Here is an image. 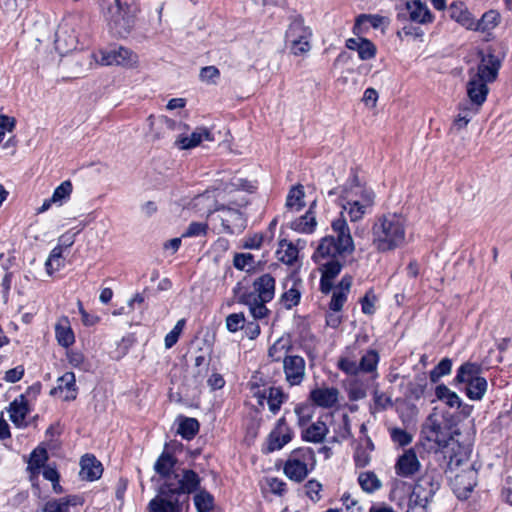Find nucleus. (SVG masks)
<instances>
[{"instance_id": "nucleus-1", "label": "nucleus", "mask_w": 512, "mask_h": 512, "mask_svg": "<svg viewBox=\"0 0 512 512\" xmlns=\"http://www.w3.org/2000/svg\"><path fill=\"white\" fill-rule=\"evenodd\" d=\"M337 193H339L338 201L341 207L338 218H345L344 215L346 214L351 222H358L371 212L375 194L372 189L361 184L356 179L342 186L339 192L329 191V195Z\"/></svg>"}, {"instance_id": "nucleus-2", "label": "nucleus", "mask_w": 512, "mask_h": 512, "mask_svg": "<svg viewBox=\"0 0 512 512\" xmlns=\"http://www.w3.org/2000/svg\"><path fill=\"white\" fill-rule=\"evenodd\" d=\"M480 62L468 71L467 95L470 101L480 107L489 93L488 84L495 81L500 69V60L489 50L478 53Z\"/></svg>"}, {"instance_id": "nucleus-3", "label": "nucleus", "mask_w": 512, "mask_h": 512, "mask_svg": "<svg viewBox=\"0 0 512 512\" xmlns=\"http://www.w3.org/2000/svg\"><path fill=\"white\" fill-rule=\"evenodd\" d=\"M405 241L406 222L401 215L388 213L376 219L372 226V244L379 252L395 250Z\"/></svg>"}, {"instance_id": "nucleus-4", "label": "nucleus", "mask_w": 512, "mask_h": 512, "mask_svg": "<svg viewBox=\"0 0 512 512\" xmlns=\"http://www.w3.org/2000/svg\"><path fill=\"white\" fill-rule=\"evenodd\" d=\"M331 228L337 239L326 236L321 240L312 257L316 263L337 259L342 254L351 253L354 250V242L345 218L334 219Z\"/></svg>"}, {"instance_id": "nucleus-5", "label": "nucleus", "mask_w": 512, "mask_h": 512, "mask_svg": "<svg viewBox=\"0 0 512 512\" xmlns=\"http://www.w3.org/2000/svg\"><path fill=\"white\" fill-rule=\"evenodd\" d=\"M316 457L313 449L300 447L290 452L283 471L286 477L295 482L303 481L315 468Z\"/></svg>"}, {"instance_id": "nucleus-6", "label": "nucleus", "mask_w": 512, "mask_h": 512, "mask_svg": "<svg viewBox=\"0 0 512 512\" xmlns=\"http://www.w3.org/2000/svg\"><path fill=\"white\" fill-rule=\"evenodd\" d=\"M312 30L302 17L294 18L285 31V47L294 56H302L311 50Z\"/></svg>"}, {"instance_id": "nucleus-7", "label": "nucleus", "mask_w": 512, "mask_h": 512, "mask_svg": "<svg viewBox=\"0 0 512 512\" xmlns=\"http://www.w3.org/2000/svg\"><path fill=\"white\" fill-rule=\"evenodd\" d=\"M357 355L353 350L347 351L338 360V368L348 375H358L362 373H376L379 363V354L374 349H368L362 354L359 363L357 362Z\"/></svg>"}, {"instance_id": "nucleus-8", "label": "nucleus", "mask_w": 512, "mask_h": 512, "mask_svg": "<svg viewBox=\"0 0 512 512\" xmlns=\"http://www.w3.org/2000/svg\"><path fill=\"white\" fill-rule=\"evenodd\" d=\"M96 61L104 66H122L134 68L138 65V55L131 49L123 46H110L100 49L95 54Z\"/></svg>"}, {"instance_id": "nucleus-9", "label": "nucleus", "mask_w": 512, "mask_h": 512, "mask_svg": "<svg viewBox=\"0 0 512 512\" xmlns=\"http://www.w3.org/2000/svg\"><path fill=\"white\" fill-rule=\"evenodd\" d=\"M351 285L352 277L345 275L342 277L340 283L334 287L332 298L329 304V308L332 312L329 313L326 317V323L328 326L337 328L340 325L341 317L338 313L341 311L344 303L347 300Z\"/></svg>"}, {"instance_id": "nucleus-10", "label": "nucleus", "mask_w": 512, "mask_h": 512, "mask_svg": "<svg viewBox=\"0 0 512 512\" xmlns=\"http://www.w3.org/2000/svg\"><path fill=\"white\" fill-rule=\"evenodd\" d=\"M293 436V430L287 424L286 419L281 417L277 420L275 426L267 436L266 446L263 451L272 453L281 450L293 439Z\"/></svg>"}, {"instance_id": "nucleus-11", "label": "nucleus", "mask_w": 512, "mask_h": 512, "mask_svg": "<svg viewBox=\"0 0 512 512\" xmlns=\"http://www.w3.org/2000/svg\"><path fill=\"white\" fill-rule=\"evenodd\" d=\"M165 490H169L179 497L181 494H190L197 490L200 485V477L193 470H182L172 477L167 484H163Z\"/></svg>"}, {"instance_id": "nucleus-12", "label": "nucleus", "mask_w": 512, "mask_h": 512, "mask_svg": "<svg viewBox=\"0 0 512 512\" xmlns=\"http://www.w3.org/2000/svg\"><path fill=\"white\" fill-rule=\"evenodd\" d=\"M147 121L149 122L153 140L168 138L172 133L177 132L179 134V132L187 130L186 124L175 121L166 116H160L156 119L150 115Z\"/></svg>"}, {"instance_id": "nucleus-13", "label": "nucleus", "mask_w": 512, "mask_h": 512, "mask_svg": "<svg viewBox=\"0 0 512 512\" xmlns=\"http://www.w3.org/2000/svg\"><path fill=\"white\" fill-rule=\"evenodd\" d=\"M251 392L260 406H264L266 401L269 410L273 414L278 413L282 404L287 400V395L280 387L260 388L259 386H253Z\"/></svg>"}, {"instance_id": "nucleus-14", "label": "nucleus", "mask_w": 512, "mask_h": 512, "mask_svg": "<svg viewBox=\"0 0 512 512\" xmlns=\"http://www.w3.org/2000/svg\"><path fill=\"white\" fill-rule=\"evenodd\" d=\"M285 381L289 386H299L306 378V361L303 357L292 355L283 362Z\"/></svg>"}, {"instance_id": "nucleus-15", "label": "nucleus", "mask_w": 512, "mask_h": 512, "mask_svg": "<svg viewBox=\"0 0 512 512\" xmlns=\"http://www.w3.org/2000/svg\"><path fill=\"white\" fill-rule=\"evenodd\" d=\"M220 212L219 217L224 232L228 234H239L246 227V219L238 208H230L222 205L216 208Z\"/></svg>"}, {"instance_id": "nucleus-16", "label": "nucleus", "mask_w": 512, "mask_h": 512, "mask_svg": "<svg viewBox=\"0 0 512 512\" xmlns=\"http://www.w3.org/2000/svg\"><path fill=\"white\" fill-rule=\"evenodd\" d=\"M477 484V471L471 466L455 475L451 486L459 499H467Z\"/></svg>"}, {"instance_id": "nucleus-17", "label": "nucleus", "mask_w": 512, "mask_h": 512, "mask_svg": "<svg viewBox=\"0 0 512 512\" xmlns=\"http://www.w3.org/2000/svg\"><path fill=\"white\" fill-rule=\"evenodd\" d=\"M150 512H181L179 497L162 485L158 495L148 505Z\"/></svg>"}, {"instance_id": "nucleus-18", "label": "nucleus", "mask_w": 512, "mask_h": 512, "mask_svg": "<svg viewBox=\"0 0 512 512\" xmlns=\"http://www.w3.org/2000/svg\"><path fill=\"white\" fill-rule=\"evenodd\" d=\"M438 485L433 483L432 479H422L413 488L409 502L415 506L425 508L432 500Z\"/></svg>"}, {"instance_id": "nucleus-19", "label": "nucleus", "mask_w": 512, "mask_h": 512, "mask_svg": "<svg viewBox=\"0 0 512 512\" xmlns=\"http://www.w3.org/2000/svg\"><path fill=\"white\" fill-rule=\"evenodd\" d=\"M185 131L179 132L175 139V145L181 150L194 148L205 140L214 141L211 131L205 127L196 128L190 135H185Z\"/></svg>"}, {"instance_id": "nucleus-20", "label": "nucleus", "mask_w": 512, "mask_h": 512, "mask_svg": "<svg viewBox=\"0 0 512 512\" xmlns=\"http://www.w3.org/2000/svg\"><path fill=\"white\" fill-rule=\"evenodd\" d=\"M116 13L112 19V29L120 35L128 34L133 25V15L130 13V7L127 3H122V0H115Z\"/></svg>"}, {"instance_id": "nucleus-21", "label": "nucleus", "mask_w": 512, "mask_h": 512, "mask_svg": "<svg viewBox=\"0 0 512 512\" xmlns=\"http://www.w3.org/2000/svg\"><path fill=\"white\" fill-rule=\"evenodd\" d=\"M252 288L248 295H255L262 302H270L275 295V279L270 274H262L254 280Z\"/></svg>"}, {"instance_id": "nucleus-22", "label": "nucleus", "mask_w": 512, "mask_h": 512, "mask_svg": "<svg viewBox=\"0 0 512 512\" xmlns=\"http://www.w3.org/2000/svg\"><path fill=\"white\" fill-rule=\"evenodd\" d=\"M429 420L430 423L426 427L427 439L435 442L439 448L448 447L453 440L451 429L432 418Z\"/></svg>"}, {"instance_id": "nucleus-23", "label": "nucleus", "mask_w": 512, "mask_h": 512, "mask_svg": "<svg viewBox=\"0 0 512 512\" xmlns=\"http://www.w3.org/2000/svg\"><path fill=\"white\" fill-rule=\"evenodd\" d=\"M51 394L59 396L65 401L74 400L77 395L76 379L73 372H66L57 380V385L51 390Z\"/></svg>"}, {"instance_id": "nucleus-24", "label": "nucleus", "mask_w": 512, "mask_h": 512, "mask_svg": "<svg viewBox=\"0 0 512 512\" xmlns=\"http://www.w3.org/2000/svg\"><path fill=\"white\" fill-rule=\"evenodd\" d=\"M405 11L408 19L418 24L431 23L434 18L428 6L420 0L407 1Z\"/></svg>"}, {"instance_id": "nucleus-25", "label": "nucleus", "mask_w": 512, "mask_h": 512, "mask_svg": "<svg viewBox=\"0 0 512 512\" xmlns=\"http://www.w3.org/2000/svg\"><path fill=\"white\" fill-rule=\"evenodd\" d=\"M321 266L320 289L323 293H329L333 288L332 280L340 273L341 263L339 259L327 260L318 263Z\"/></svg>"}, {"instance_id": "nucleus-26", "label": "nucleus", "mask_w": 512, "mask_h": 512, "mask_svg": "<svg viewBox=\"0 0 512 512\" xmlns=\"http://www.w3.org/2000/svg\"><path fill=\"white\" fill-rule=\"evenodd\" d=\"M420 469V462L416 453L409 449L405 451L397 460L395 465L396 474L401 477H410L418 472Z\"/></svg>"}, {"instance_id": "nucleus-27", "label": "nucleus", "mask_w": 512, "mask_h": 512, "mask_svg": "<svg viewBox=\"0 0 512 512\" xmlns=\"http://www.w3.org/2000/svg\"><path fill=\"white\" fill-rule=\"evenodd\" d=\"M339 390L335 387L315 388L310 392L311 401L319 407L331 408L338 402Z\"/></svg>"}, {"instance_id": "nucleus-28", "label": "nucleus", "mask_w": 512, "mask_h": 512, "mask_svg": "<svg viewBox=\"0 0 512 512\" xmlns=\"http://www.w3.org/2000/svg\"><path fill=\"white\" fill-rule=\"evenodd\" d=\"M79 475L83 480L94 481L101 477L102 464L92 455H85L80 461Z\"/></svg>"}, {"instance_id": "nucleus-29", "label": "nucleus", "mask_w": 512, "mask_h": 512, "mask_svg": "<svg viewBox=\"0 0 512 512\" xmlns=\"http://www.w3.org/2000/svg\"><path fill=\"white\" fill-rule=\"evenodd\" d=\"M449 16L468 30L474 28V17L463 2L456 1L449 6Z\"/></svg>"}, {"instance_id": "nucleus-30", "label": "nucleus", "mask_w": 512, "mask_h": 512, "mask_svg": "<svg viewBox=\"0 0 512 512\" xmlns=\"http://www.w3.org/2000/svg\"><path fill=\"white\" fill-rule=\"evenodd\" d=\"M176 459L169 453L163 452L154 464V469L157 474L164 480L163 484H167L172 477H176L177 473L174 471Z\"/></svg>"}, {"instance_id": "nucleus-31", "label": "nucleus", "mask_w": 512, "mask_h": 512, "mask_svg": "<svg viewBox=\"0 0 512 512\" xmlns=\"http://www.w3.org/2000/svg\"><path fill=\"white\" fill-rule=\"evenodd\" d=\"M346 47L350 50L357 51L361 60L372 59L376 54L375 45L366 38H349L346 41Z\"/></svg>"}, {"instance_id": "nucleus-32", "label": "nucleus", "mask_w": 512, "mask_h": 512, "mask_svg": "<svg viewBox=\"0 0 512 512\" xmlns=\"http://www.w3.org/2000/svg\"><path fill=\"white\" fill-rule=\"evenodd\" d=\"M55 337L58 344L64 348H68L74 344L75 335L67 317H61L57 321L55 325Z\"/></svg>"}, {"instance_id": "nucleus-33", "label": "nucleus", "mask_w": 512, "mask_h": 512, "mask_svg": "<svg viewBox=\"0 0 512 512\" xmlns=\"http://www.w3.org/2000/svg\"><path fill=\"white\" fill-rule=\"evenodd\" d=\"M29 413L28 401L20 395L15 398L9 407L10 420L18 427L24 425L25 418Z\"/></svg>"}, {"instance_id": "nucleus-34", "label": "nucleus", "mask_w": 512, "mask_h": 512, "mask_svg": "<svg viewBox=\"0 0 512 512\" xmlns=\"http://www.w3.org/2000/svg\"><path fill=\"white\" fill-rule=\"evenodd\" d=\"M480 377H482L480 365L472 362H466L458 368L456 376L454 378V383L456 385H468L469 383L476 379H479Z\"/></svg>"}, {"instance_id": "nucleus-35", "label": "nucleus", "mask_w": 512, "mask_h": 512, "mask_svg": "<svg viewBox=\"0 0 512 512\" xmlns=\"http://www.w3.org/2000/svg\"><path fill=\"white\" fill-rule=\"evenodd\" d=\"M369 23L371 27L377 29L380 27H386L389 24V19L384 16L377 14H361L356 18L353 33L359 35L364 32L363 25Z\"/></svg>"}, {"instance_id": "nucleus-36", "label": "nucleus", "mask_w": 512, "mask_h": 512, "mask_svg": "<svg viewBox=\"0 0 512 512\" xmlns=\"http://www.w3.org/2000/svg\"><path fill=\"white\" fill-rule=\"evenodd\" d=\"M292 349V344L289 338L281 337L277 339L268 350L269 358L274 362L282 361L285 358L291 357L289 352Z\"/></svg>"}, {"instance_id": "nucleus-37", "label": "nucleus", "mask_w": 512, "mask_h": 512, "mask_svg": "<svg viewBox=\"0 0 512 512\" xmlns=\"http://www.w3.org/2000/svg\"><path fill=\"white\" fill-rule=\"evenodd\" d=\"M501 20V15L496 10H489L485 12L479 20L474 19L473 31H480L482 33H488L495 29Z\"/></svg>"}, {"instance_id": "nucleus-38", "label": "nucleus", "mask_w": 512, "mask_h": 512, "mask_svg": "<svg viewBox=\"0 0 512 512\" xmlns=\"http://www.w3.org/2000/svg\"><path fill=\"white\" fill-rule=\"evenodd\" d=\"M315 202H313L309 208V210L305 213V215L297 218L291 223V228L299 233L310 234L312 233L317 225L316 217L314 212L312 211Z\"/></svg>"}, {"instance_id": "nucleus-39", "label": "nucleus", "mask_w": 512, "mask_h": 512, "mask_svg": "<svg viewBox=\"0 0 512 512\" xmlns=\"http://www.w3.org/2000/svg\"><path fill=\"white\" fill-rule=\"evenodd\" d=\"M328 433V427L323 421H316L302 431V438L307 442L321 443Z\"/></svg>"}, {"instance_id": "nucleus-40", "label": "nucleus", "mask_w": 512, "mask_h": 512, "mask_svg": "<svg viewBox=\"0 0 512 512\" xmlns=\"http://www.w3.org/2000/svg\"><path fill=\"white\" fill-rule=\"evenodd\" d=\"M276 254L279 261L292 265L298 258V249L292 242L283 239L279 242Z\"/></svg>"}, {"instance_id": "nucleus-41", "label": "nucleus", "mask_w": 512, "mask_h": 512, "mask_svg": "<svg viewBox=\"0 0 512 512\" xmlns=\"http://www.w3.org/2000/svg\"><path fill=\"white\" fill-rule=\"evenodd\" d=\"M65 265V258L63 256V247L61 245H57L50 252L46 262H45V270L48 275H53L55 272L62 269Z\"/></svg>"}, {"instance_id": "nucleus-42", "label": "nucleus", "mask_w": 512, "mask_h": 512, "mask_svg": "<svg viewBox=\"0 0 512 512\" xmlns=\"http://www.w3.org/2000/svg\"><path fill=\"white\" fill-rule=\"evenodd\" d=\"M304 187L302 185L293 186L286 198V208L293 212L300 211L304 205Z\"/></svg>"}, {"instance_id": "nucleus-43", "label": "nucleus", "mask_w": 512, "mask_h": 512, "mask_svg": "<svg viewBox=\"0 0 512 512\" xmlns=\"http://www.w3.org/2000/svg\"><path fill=\"white\" fill-rule=\"evenodd\" d=\"M243 303L249 307L250 314L255 320L263 319L269 313V310L265 306L267 302H262L256 298L255 295H244Z\"/></svg>"}, {"instance_id": "nucleus-44", "label": "nucleus", "mask_w": 512, "mask_h": 512, "mask_svg": "<svg viewBox=\"0 0 512 512\" xmlns=\"http://www.w3.org/2000/svg\"><path fill=\"white\" fill-rule=\"evenodd\" d=\"M435 395L438 400L444 402L448 407H460L462 400L458 394L449 389L444 384H439L435 388Z\"/></svg>"}, {"instance_id": "nucleus-45", "label": "nucleus", "mask_w": 512, "mask_h": 512, "mask_svg": "<svg viewBox=\"0 0 512 512\" xmlns=\"http://www.w3.org/2000/svg\"><path fill=\"white\" fill-rule=\"evenodd\" d=\"M216 189L220 192L231 194L240 190L252 192L255 189V186L247 180L239 177H233L229 182L224 183L222 186H218Z\"/></svg>"}, {"instance_id": "nucleus-46", "label": "nucleus", "mask_w": 512, "mask_h": 512, "mask_svg": "<svg viewBox=\"0 0 512 512\" xmlns=\"http://www.w3.org/2000/svg\"><path fill=\"white\" fill-rule=\"evenodd\" d=\"M487 381L484 377H480L466 385V395L470 400L480 401L486 394Z\"/></svg>"}, {"instance_id": "nucleus-47", "label": "nucleus", "mask_w": 512, "mask_h": 512, "mask_svg": "<svg viewBox=\"0 0 512 512\" xmlns=\"http://www.w3.org/2000/svg\"><path fill=\"white\" fill-rule=\"evenodd\" d=\"M358 483L363 491L373 493L381 488V481L374 472H362L358 476Z\"/></svg>"}, {"instance_id": "nucleus-48", "label": "nucleus", "mask_w": 512, "mask_h": 512, "mask_svg": "<svg viewBox=\"0 0 512 512\" xmlns=\"http://www.w3.org/2000/svg\"><path fill=\"white\" fill-rule=\"evenodd\" d=\"M72 191L73 185L71 181L65 180L54 189L51 196V201L54 202V205L62 206L66 201L70 199Z\"/></svg>"}, {"instance_id": "nucleus-49", "label": "nucleus", "mask_w": 512, "mask_h": 512, "mask_svg": "<svg viewBox=\"0 0 512 512\" xmlns=\"http://www.w3.org/2000/svg\"><path fill=\"white\" fill-rule=\"evenodd\" d=\"M47 460V451L44 448H37L31 453L28 462V469L32 472V474H38L40 469L44 467V464Z\"/></svg>"}, {"instance_id": "nucleus-50", "label": "nucleus", "mask_w": 512, "mask_h": 512, "mask_svg": "<svg viewBox=\"0 0 512 512\" xmlns=\"http://www.w3.org/2000/svg\"><path fill=\"white\" fill-rule=\"evenodd\" d=\"M199 431V423L194 418H184L180 421L177 432L185 439H192Z\"/></svg>"}, {"instance_id": "nucleus-51", "label": "nucleus", "mask_w": 512, "mask_h": 512, "mask_svg": "<svg viewBox=\"0 0 512 512\" xmlns=\"http://www.w3.org/2000/svg\"><path fill=\"white\" fill-rule=\"evenodd\" d=\"M427 381L424 376H417L408 385V397L413 400H419L425 394Z\"/></svg>"}, {"instance_id": "nucleus-52", "label": "nucleus", "mask_w": 512, "mask_h": 512, "mask_svg": "<svg viewBox=\"0 0 512 512\" xmlns=\"http://www.w3.org/2000/svg\"><path fill=\"white\" fill-rule=\"evenodd\" d=\"M213 500V496L207 491H198L194 496L197 512H209L213 508Z\"/></svg>"}, {"instance_id": "nucleus-53", "label": "nucleus", "mask_w": 512, "mask_h": 512, "mask_svg": "<svg viewBox=\"0 0 512 512\" xmlns=\"http://www.w3.org/2000/svg\"><path fill=\"white\" fill-rule=\"evenodd\" d=\"M452 369V361L449 358H443L437 366L430 371V380L437 383L443 376L449 375Z\"/></svg>"}, {"instance_id": "nucleus-54", "label": "nucleus", "mask_w": 512, "mask_h": 512, "mask_svg": "<svg viewBox=\"0 0 512 512\" xmlns=\"http://www.w3.org/2000/svg\"><path fill=\"white\" fill-rule=\"evenodd\" d=\"M300 295V291L294 283L291 288L282 294L281 302L287 309H291L299 303Z\"/></svg>"}, {"instance_id": "nucleus-55", "label": "nucleus", "mask_w": 512, "mask_h": 512, "mask_svg": "<svg viewBox=\"0 0 512 512\" xmlns=\"http://www.w3.org/2000/svg\"><path fill=\"white\" fill-rule=\"evenodd\" d=\"M245 316L242 312L232 313L226 317V328L229 332L235 333L245 327Z\"/></svg>"}, {"instance_id": "nucleus-56", "label": "nucleus", "mask_w": 512, "mask_h": 512, "mask_svg": "<svg viewBox=\"0 0 512 512\" xmlns=\"http://www.w3.org/2000/svg\"><path fill=\"white\" fill-rule=\"evenodd\" d=\"M185 323V319L178 320L174 328L165 336L164 344L166 349L172 348L177 343Z\"/></svg>"}, {"instance_id": "nucleus-57", "label": "nucleus", "mask_w": 512, "mask_h": 512, "mask_svg": "<svg viewBox=\"0 0 512 512\" xmlns=\"http://www.w3.org/2000/svg\"><path fill=\"white\" fill-rule=\"evenodd\" d=\"M233 264L239 270H249L254 267L255 259L251 253H238L234 256Z\"/></svg>"}, {"instance_id": "nucleus-58", "label": "nucleus", "mask_w": 512, "mask_h": 512, "mask_svg": "<svg viewBox=\"0 0 512 512\" xmlns=\"http://www.w3.org/2000/svg\"><path fill=\"white\" fill-rule=\"evenodd\" d=\"M71 501L68 499H56L48 501L43 512H69Z\"/></svg>"}, {"instance_id": "nucleus-59", "label": "nucleus", "mask_w": 512, "mask_h": 512, "mask_svg": "<svg viewBox=\"0 0 512 512\" xmlns=\"http://www.w3.org/2000/svg\"><path fill=\"white\" fill-rule=\"evenodd\" d=\"M294 412L297 416V423L300 427L305 426L312 418V409L309 405H297Z\"/></svg>"}, {"instance_id": "nucleus-60", "label": "nucleus", "mask_w": 512, "mask_h": 512, "mask_svg": "<svg viewBox=\"0 0 512 512\" xmlns=\"http://www.w3.org/2000/svg\"><path fill=\"white\" fill-rule=\"evenodd\" d=\"M208 230L207 223L204 222H192L189 224L186 231L182 234V237H197L206 235Z\"/></svg>"}, {"instance_id": "nucleus-61", "label": "nucleus", "mask_w": 512, "mask_h": 512, "mask_svg": "<svg viewBox=\"0 0 512 512\" xmlns=\"http://www.w3.org/2000/svg\"><path fill=\"white\" fill-rule=\"evenodd\" d=\"M306 495L313 501L318 502L321 499L320 492L322 491V484L315 479L309 480L305 484Z\"/></svg>"}, {"instance_id": "nucleus-62", "label": "nucleus", "mask_w": 512, "mask_h": 512, "mask_svg": "<svg viewBox=\"0 0 512 512\" xmlns=\"http://www.w3.org/2000/svg\"><path fill=\"white\" fill-rule=\"evenodd\" d=\"M367 396L366 388L357 381L350 383L348 388V397L352 401L364 399Z\"/></svg>"}, {"instance_id": "nucleus-63", "label": "nucleus", "mask_w": 512, "mask_h": 512, "mask_svg": "<svg viewBox=\"0 0 512 512\" xmlns=\"http://www.w3.org/2000/svg\"><path fill=\"white\" fill-rule=\"evenodd\" d=\"M220 76V71L215 66L203 67L200 71V79L208 84H215Z\"/></svg>"}, {"instance_id": "nucleus-64", "label": "nucleus", "mask_w": 512, "mask_h": 512, "mask_svg": "<svg viewBox=\"0 0 512 512\" xmlns=\"http://www.w3.org/2000/svg\"><path fill=\"white\" fill-rule=\"evenodd\" d=\"M390 435L392 440L400 446H406L412 441L411 435L400 428L391 429Z\"/></svg>"}]
</instances>
